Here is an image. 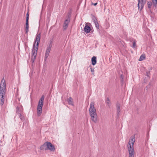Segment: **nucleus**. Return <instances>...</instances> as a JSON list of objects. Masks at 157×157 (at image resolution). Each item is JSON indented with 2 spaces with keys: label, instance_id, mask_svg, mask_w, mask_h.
Listing matches in <instances>:
<instances>
[{
  "label": "nucleus",
  "instance_id": "4468645a",
  "mask_svg": "<svg viewBox=\"0 0 157 157\" xmlns=\"http://www.w3.org/2000/svg\"><path fill=\"white\" fill-rule=\"evenodd\" d=\"M117 108V115H119V113L120 112V104L118 103L117 102L116 104Z\"/></svg>",
  "mask_w": 157,
  "mask_h": 157
},
{
  "label": "nucleus",
  "instance_id": "bb28decb",
  "mask_svg": "<svg viewBox=\"0 0 157 157\" xmlns=\"http://www.w3.org/2000/svg\"><path fill=\"white\" fill-rule=\"evenodd\" d=\"M97 4L98 3L97 2L95 3H92V5H93L94 6H96Z\"/></svg>",
  "mask_w": 157,
  "mask_h": 157
},
{
  "label": "nucleus",
  "instance_id": "aec40b11",
  "mask_svg": "<svg viewBox=\"0 0 157 157\" xmlns=\"http://www.w3.org/2000/svg\"><path fill=\"white\" fill-rule=\"evenodd\" d=\"M106 103L109 107H110V101L109 98H107L106 101Z\"/></svg>",
  "mask_w": 157,
  "mask_h": 157
},
{
  "label": "nucleus",
  "instance_id": "6e6552de",
  "mask_svg": "<svg viewBox=\"0 0 157 157\" xmlns=\"http://www.w3.org/2000/svg\"><path fill=\"white\" fill-rule=\"evenodd\" d=\"M47 150L49 149L50 151H54L55 150L54 146L50 142H48V144H47Z\"/></svg>",
  "mask_w": 157,
  "mask_h": 157
},
{
  "label": "nucleus",
  "instance_id": "393cba45",
  "mask_svg": "<svg viewBox=\"0 0 157 157\" xmlns=\"http://www.w3.org/2000/svg\"><path fill=\"white\" fill-rule=\"evenodd\" d=\"M152 1L153 6L155 7L157 4V0H152Z\"/></svg>",
  "mask_w": 157,
  "mask_h": 157
},
{
  "label": "nucleus",
  "instance_id": "dca6fc26",
  "mask_svg": "<svg viewBox=\"0 0 157 157\" xmlns=\"http://www.w3.org/2000/svg\"><path fill=\"white\" fill-rule=\"evenodd\" d=\"M23 109L22 106H21L20 107H17L16 108V110L17 113L18 114V113H21Z\"/></svg>",
  "mask_w": 157,
  "mask_h": 157
},
{
  "label": "nucleus",
  "instance_id": "cd10ccee",
  "mask_svg": "<svg viewBox=\"0 0 157 157\" xmlns=\"http://www.w3.org/2000/svg\"><path fill=\"white\" fill-rule=\"evenodd\" d=\"M149 72H147V76H149Z\"/></svg>",
  "mask_w": 157,
  "mask_h": 157
},
{
  "label": "nucleus",
  "instance_id": "20e7f679",
  "mask_svg": "<svg viewBox=\"0 0 157 157\" xmlns=\"http://www.w3.org/2000/svg\"><path fill=\"white\" fill-rule=\"evenodd\" d=\"M44 96L43 95L38 102L37 109V113L38 116H40L42 113V108L43 105Z\"/></svg>",
  "mask_w": 157,
  "mask_h": 157
},
{
  "label": "nucleus",
  "instance_id": "2eb2a0df",
  "mask_svg": "<svg viewBox=\"0 0 157 157\" xmlns=\"http://www.w3.org/2000/svg\"><path fill=\"white\" fill-rule=\"evenodd\" d=\"M92 64L94 66L97 63L96 57L95 56L93 57L91 59Z\"/></svg>",
  "mask_w": 157,
  "mask_h": 157
},
{
  "label": "nucleus",
  "instance_id": "7ed1b4c3",
  "mask_svg": "<svg viewBox=\"0 0 157 157\" xmlns=\"http://www.w3.org/2000/svg\"><path fill=\"white\" fill-rule=\"evenodd\" d=\"M135 142V136H132L130 137L128 144V150L129 152V157H134L135 151L133 145Z\"/></svg>",
  "mask_w": 157,
  "mask_h": 157
},
{
  "label": "nucleus",
  "instance_id": "b1692460",
  "mask_svg": "<svg viewBox=\"0 0 157 157\" xmlns=\"http://www.w3.org/2000/svg\"><path fill=\"white\" fill-rule=\"evenodd\" d=\"M18 116L19 117L21 120H24V118L23 116L21 115V113H18Z\"/></svg>",
  "mask_w": 157,
  "mask_h": 157
},
{
  "label": "nucleus",
  "instance_id": "a211bd4d",
  "mask_svg": "<svg viewBox=\"0 0 157 157\" xmlns=\"http://www.w3.org/2000/svg\"><path fill=\"white\" fill-rule=\"evenodd\" d=\"M147 5L148 8L150 9L152 6V3L151 1H149L147 2Z\"/></svg>",
  "mask_w": 157,
  "mask_h": 157
},
{
  "label": "nucleus",
  "instance_id": "412c9836",
  "mask_svg": "<svg viewBox=\"0 0 157 157\" xmlns=\"http://www.w3.org/2000/svg\"><path fill=\"white\" fill-rule=\"evenodd\" d=\"M91 18L94 22L98 21L96 17L94 15H91Z\"/></svg>",
  "mask_w": 157,
  "mask_h": 157
},
{
  "label": "nucleus",
  "instance_id": "9b49d317",
  "mask_svg": "<svg viewBox=\"0 0 157 157\" xmlns=\"http://www.w3.org/2000/svg\"><path fill=\"white\" fill-rule=\"evenodd\" d=\"M47 144H48V142H45L43 145L41 146L40 147V149L41 150H47Z\"/></svg>",
  "mask_w": 157,
  "mask_h": 157
},
{
  "label": "nucleus",
  "instance_id": "c85d7f7f",
  "mask_svg": "<svg viewBox=\"0 0 157 157\" xmlns=\"http://www.w3.org/2000/svg\"><path fill=\"white\" fill-rule=\"evenodd\" d=\"M27 17H26V18H27V17H28V19L29 18V14H28V13H27Z\"/></svg>",
  "mask_w": 157,
  "mask_h": 157
},
{
  "label": "nucleus",
  "instance_id": "9d476101",
  "mask_svg": "<svg viewBox=\"0 0 157 157\" xmlns=\"http://www.w3.org/2000/svg\"><path fill=\"white\" fill-rule=\"evenodd\" d=\"M28 17L27 18H26V28L25 29V33L26 34L28 33L29 31V21H28Z\"/></svg>",
  "mask_w": 157,
  "mask_h": 157
},
{
  "label": "nucleus",
  "instance_id": "c756f323",
  "mask_svg": "<svg viewBox=\"0 0 157 157\" xmlns=\"http://www.w3.org/2000/svg\"><path fill=\"white\" fill-rule=\"evenodd\" d=\"M122 76H122V75H121V78H122Z\"/></svg>",
  "mask_w": 157,
  "mask_h": 157
},
{
  "label": "nucleus",
  "instance_id": "5701e85b",
  "mask_svg": "<svg viewBox=\"0 0 157 157\" xmlns=\"http://www.w3.org/2000/svg\"><path fill=\"white\" fill-rule=\"evenodd\" d=\"M89 67H90V71L92 72V74L94 75V68L92 67L91 65H90Z\"/></svg>",
  "mask_w": 157,
  "mask_h": 157
},
{
  "label": "nucleus",
  "instance_id": "ddd939ff",
  "mask_svg": "<svg viewBox=\"0 0 157 157\" xmlns=\"http://www.w3.org/2000/svg\"><path fill=\"white\" fill-rule=\"evenodd\" d=\"M90 31V28L89 26L86 25L84 28V31L86 33H89Z\"/></svg>",
  "mask_w": 157,
  "mask_h": 157
},
{
  "label": "nucleus",
  "instance_id": "1a4fd4ad",
  "mask_svg": "<svg viewBox=\"0 0 157 157\" xmlns=\"http://www.w3.org/2000/svg\"><path fill=\"white\" fill-rule=\"evenodd\" d=\"M70 19L69 18L66 19L63 24V28L64 29H66L68 27V23L70 22Z\"/></svg>",
  "mask_w": 157,
  "mask_h": 157
},
{
  "label": "nucleus",
  "instance_id": "f03ea898",
  "mask_svg": "<svg viewBox=\"0 0 157 157\" xmlns=\"http://www.w3.org/2000/svg\"><path fill=\"white\" fill-rule=\"evenodd\" d=\"M89 114L92 121L96 123L98 121V116L96 113V110L94 106V103L91 102L90 104L89 108Z\"/></svg>",
  "mask_w": 157,
  "mask_h": 157
},
{
  "label": "nucleus",
  "instance_id": "f3484780",
  "mask_svg": "<svg viewBox=\"0 0 157 157\" xmlns=\"http://www.w3.org/2000/svg\"><path fill=\"white\" fill-rule=\"evenodd\" d=\"M67 102L68 104L70 105H73V99L71 97H69L67 99Z\"/></svg>",
  "mask_w": 157,
  "mask_h": 157
},
{
  "label": "nucleus",
  "instance_id": "0eeeda50",
  "mask_svg": "<svg viewBox=\"0 0 157 157\" xmlns=\"http://www.w3.org/2000/svg\"><path fill=\"white\" fill-rule=\"evenodd\" d=\"M147 0H138V6L140 10L143 8L144 5L145 4Z\"/></svg>",
  "mask_w": 157,
  "mask_h": 157
},
{
  "label": "nucleus",
  "instance_id": "f257e3e1",
  "mask_svg": "<svg viewBox=\"0 0 157 157\" xmlns=\"http://www.w3.org/2000/svg\"><path fill=\"white\" fill-rule=\"evenodd\" d=\"M36 36V38L35 42L33 44L32 49V60L33 61V62L35 59L37 55L38 45L40 39V33L37 34Z\"/></svg>",
  "mask_w": 157,
  "mask_h": 157
},
{
  "label": "nucleus",
  "instance_id": "6ab92c4d",
  "mask_svg": "<svg viewBox=\"0 0 157 157\" xmlns=\"http://www.w3.org/2000/svg\"><path fill=\"white\" fill-rule=\"evenodd\" d=\"M145 56L144 54L142 55L139 59V61H142L145 59Z\"/></svg>",
  "mask_w": 157,
  "mask_h": 157
},
{
  "label": "nucleus",
  "instance_id": "39448f33",
  "mask_svg": "<svg viewBox=\"0 0 157 157\" xmlns=\"http://www.w3.org/2000/svg\"><path fill=\"white\" fill-rule=\"evenodd\" d=\"M52 40H50L48 44L47 47L45 54V60H46L47 59L49 56L50 52L51 50V48L52 46Z\"/></svg>",
  "mask_w": 157,
  "mask_h": 157
},
{
  "label": "nucleus",
  "instance_id": "f8f14e48",
  "mask_svg": "<svg viewBox=\"0 0 157 157\" xmlns=\"http://www.w3.org/2000/svg\"><path fill=\"white\" fill-rule=\"evenodd\" d=\"M5 96L4 95H0V103L2 105L5 101Z\"/></svg>",
  "mask_w": 157,
  "mask_h": 157
},
{
  "label": "nucleus",
  "instance_id": "4be33fe9",
  "mask_svg": "<svg viewBox=\"0 0 157 157\" xmlns=\"http://www.w3.org/2000/svg\"><path fill=\"white\" fill-rule=\"evenodd\" d=\"M94 23L95 26L96 28L97 29H98L99 28V23L98 22V21H97L95 22Z\"/></svg>",
  "mask_w": 157,
  "mask_h": 157
},
{
  "label": "nucleus",
  "instance_id": "423d86ee",
  "mask_svg": "<svg viewBox=\"0 0 157 157\" xmlns=\"http://www.w3.org/2000/svg\"><path fill=\"white\" fill-rule=\"evenodd\" d=\"M6 84L5 80L3 78L1 82L0 87V95H5Z\"/></svg>",
  "mask_w": 157,
  "mask_h": 157
},
{
  "label": "nucleus",
  "instance_id": "a878e982",
  "mask_svg": "<svg viewBox=\"0 0 157 157\" xmlns=\"http://www.w3.org/2000/svg\"><path fill=\"white\" fill-rule=\"evenodd\" d=\"M136 46V42L135 41H134L133 42V45H132V47L133 48H135Z\"/></svg>",
  "mask_w": 157,
  "mask_h": 157
}]
</instances>
